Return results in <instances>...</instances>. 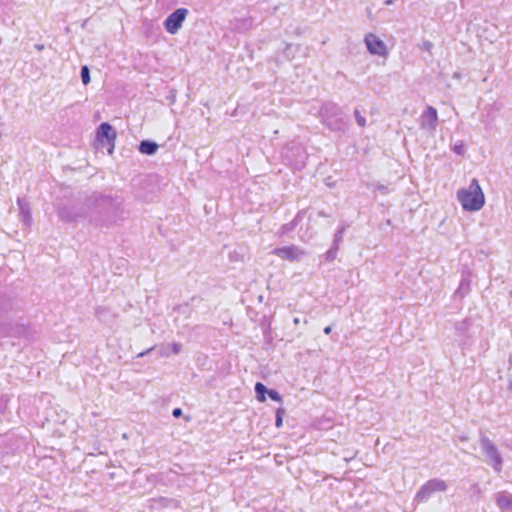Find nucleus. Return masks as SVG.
I'll list each match as a JSON object with an SVG mask.
<instances>
[{"instance_id":"nucleus-1","label":"nucleus","mask_w":512,"mask_h":512,"mask_svg":"<svg viewBox=\"0 0 512 512\" xmlns=\"http://www.w3.org/2000/svg\"><path fill=\"white\" fill-rule=\"evenodd\" d=\"M457 199L466 211H478L485 203L483 191L477 179H472L468 188H462L457 192Z\"/></svg>"},{"instance_id":"nucleus-2","label":"nucleus","mask_w":512,"mask_h":512,"mask_svg":"<svg viewBox=\"0 0 512 512\" xmlns=\"http://www.w3.org/2000/svg\"><path fill=\"white\" fill-rule=\"evenodd\" d=\"M322 123L331 131L345 132L348 129L347 116L332 102H327L320 108Z\"/></svg>"},{"instance_id":"nucleus-3","label":"nucleus","mask_w":512,"mask_h":512,"mask_svg":"<svg viewBox=\"0 0 512 512\" xmlns=\"http://www.w3.org/2000/svg\"><path fill=\"white\" fill-rule=\"evenodd\" d=\"M96 201V208L99 210H104L105 215L103 218L91 217L90 222L95 226L99 227H110L111 224L115 222L113 217L116 216L118 211V204L115 203L110 197H99Z\"/></svg>"},{"instance_id":"nucleus-4","label":"nucleus","mask_w":512,"mask_h":512,"mask_svg":"<svg viewBox=\"0 0 512 512\" xmlns=\"http://www.w3.org/2000/svg\"><path fill=\"white\" fill-rule=\"evenodd\" d=\"M90 211L89 204H75L73 206H62L57 210V214L62 221L78 222L84 220Z\"/></svg>"},{"instance_id":"nucleus-5","label":"nucleus","mask_w":512,"mask_h":512,"mask_svg":"<svg viewBox=\"0 0 512 512\" xmlns=\"http://www.w3.org/2000/svg\"><path fill=\"white\" fill-rule=\"evenodd\" d=\"M175 311L181 314H188V318L199 320L200 317L198 314H207L209 306L202 298L192 297L188 303L178 305Z\"/></svg>"},{"instance_id":"nucleus-6","label":"nucleus","mask_w":512,"mask_h":512,"mask_svg":"<svg viewBox=\"0 0 512 512\" xmlns=\"http://www.w3.org/2000/svg\"><path fill=\"white\" fill-rule=\"evenodd\" d=\"M447 490V484L444 480L434 478L423 484L414 497V501L418 503L427 502L436 492H444Z\"/></svg>"},{"instance_id":"nucleus-7","label":"nucleus","mask_w":512,"mask_h":512,"mask_svg":"<svg viewBox=\"0 0 512 512\" xmlns=\"http://www.w3.org/2000/svg\"><path fill=\"white\" fill-rule=\"evenodd\" d=\"M482 450L487 458L489 464L493 466L495 471L500 472L502 467V457L495 446V444L485 435H481L480 438Z\"/></svg>"},{"instance_id":"nucleus-8","label":"nucleus","mask_w":512,"mask_h":512,"mask_svg":"<svg viewBox=\"0 0 512 512\" xmlns=\"http://www.w3.org/2000/svg\"><path fill=\"white\" fill-rule=\"evenodd\" d=\"M116 137V130L108 122L101 123L97 128V141L107 147L109 154L113 153Z\"/></svg>"},{"instance_id":"nucleus-9","label":"nucleus","mask_w":512,"mask_h":512,"mask_svg":"<svg viewBox=\"0 0 512 512\" xmlns=\"http://www.w3.org/2000/svg\"><path fill=\"white\" fill-rule=\"evenodd\" d=\"M188 14V10L186 8H178L174 10L168 17L164 20V28L170 34H175L182 27V24Z\"/></svg>"},{"instance_id":"nucleus-10","label":"nucleus","mask_w":512,"mask_h":512,"mask_svg":"<svg viewBox=\"0 0 512 512\" xmlns=\"http://www.w3.org/2000/svg\"><path fill=\"white\" fill-rule=\"evenodd\" d=\"M27 336V328L17 322H3L0 324V337L20 338Z\"/></svg>"},{"instance_id":"nucleus-11","label":"nucleus","mask_w":512,"mask_h":512,"mask_svg":"<svg viewBox=\"0 0 512 512\" xmlns=\"http://www.w3.org/2000/svg\"><path fill=\"white\" fill-rule=\"evenodd\" d=\"M272 254L278 256L283 260L299 261L305 252L295 245L278 247L272 250Z\"/></svg>"},{"instance_id":"nucleus-12","label":"nucleus","mask_w":512,"mask_h":512,"mask_svg":"<svg viewBox=\"0 0 512 512\" xmlns=\"http://www.w3.org/2000/svg\"><path fill=\"white\" fill-rule=\"evenodd\" d=\"M364 42L367 50L372 55L384 56L387 53L385 43L373 33L366 34Z\"/></svg>"},{"instance_id":"nucleus-13","label":"nucleus","mask_w":512,"mask_h":512,"mask_svg":"<svg viewBox=\"0 0 512 512\" xmlns=\"http://www.w3.org/2000/svg\"><path fill=\"white\" fill-rule=\"evenodd\" d=\"M422 127L427 128L429 130H435L438 122L437 110L428 106L422 115Z\"/></svg>"},{"instance_id":"nucleus-14","label":"nucleus","mask_w":512,"mask_h":512,"mask_svg":"<svg viewBox=\"0 0 512 512\" xmlns=\"http://www.w3.org/2000/svg\"><path fill=\"white\" fill-rule=\"evenodd\" d=\"M497 506L502 511H512V494L506 491L497 493L495 498Z\"/></svg>"},{"instance_id":"nucleus-15","label":"nucleus","mask_w":512,"mask_h":512,"mask_svg":"<svg viewBox=\"0 0 512 512\" xmlns=\"http://www.w3.org/2000/svg\"><path fill=\"white\" fill-rule=\"evenodd\" d=\"M159 146L156 142L152 140H142L139 144L138 150L140 153L144 155H154L156 154Z\"/></svg>"},{"instance_id":"nucleus-16","label":"nucleus","mask_w":512,"mask_h":512,"mask_svg":"<svg viewBox=\"0 0 512 512\" xmlns=\"http://www.w3.org/2000/svg\"><path fill=\"white\" fill-rule=\"evenodd\" d=\"M304 214H305L304 210L299 211L296 214L295 218L291 222L282 225V227L280 229L281 234L285 235V234L291 232L297 226V224L303 219Z\"/></svg>"},{"instance_id":"nucleus-17","label":"nucleus","mask_w":512,"mask_h":512,"mask_svg":"<svg viewBox=\"0 0 512 512\" xmlns=\"http://www.w3.org/2000/svg\"><path fill=\"white\" fill-rule=\"evenodd\" d=\"M469 291H470V280L467 277H463L458 289L455 292V296L463 298Z\"/></svg>"},{"instance_id":"nucleus-18","label":"nucleus","mask_w":512,"mask_h":512,"mask_svg":"<svg viewBox=\"0 0 512 512\" xmlns=\"http://www.w3.org/2000/svg\"><path fill=\"white\" fill-rule=\"evenodd\" d=\"M256 398L260 402L266 401V395L269 392V389L261 382H257L254 387Z\"/></svg>"},{"instance_id":"nucleus-19","label":"nucleus","mask_w":512,"mask_h":512,"mask_svg":"<svg viewBox=\"0 0 512 512\" xmlns=\"http://www.w3.org/2000/svg\"><path fill=\"white\" fill-rule=\"evenodd\" d=\"M17 204L19 206L20 212L23 215V220L25 222H28L31 220V215L29 211V205L28 202L25 199L18 198Z\"/></svg>"},{"instance_id":"nucleus-20","label":"nucleus","mask_w":512,"mask_h":512,"mask_svg":"<svg viewBox=\"0 0 512 512\" xmlns=\"http://www.w3.org/2000/svg\"><path fill=\"white\" fill-rule=\"evenodd\" d=\"M338 250H339V247L332 244L330 249L323 255L325 261L332 262L336 258Z\"/></svg>"},{"instance_id":"nucleus-21","label":"nucleus","mask_w":512,"mask_h":512,"mask_svg":"<svg viewBox=\"0 0 512 512\" xmlns=\"http://www.w3.org/2000/svg\"><path fill=\"white\" fill-rule=\"evenodd\" d=\"M81 80L84 85H88L91 81L90 70L88 66L84 65L81 67Z\"/></svg>"},{"instance_id":"nucleus-22","label":"nucleus","mask_w":512,"mask_h":512,"mask_svg":"<svg viewBox=\"0 0 512 512\" xmlns=\"http://www.w3.org/2000/svg\"><path fill=\"white\" fill-rule=\"evenodd\" d=\"M344 230H345L344 227H341L340 229L337 230V232L334 235V239H333V243H332L333 245L340 247V245L343 241Z\"/></svg>"},{"instance_id":"nucleus-23","label":"nucleus","mask_w":512,"mask_h":512,"mask_svg":"<svg viewBox=\"0 0 512 512\" xmlns=\"http://www.w3.org/2000/svg\"><path fill=\"white\" fill-rule=\"evenodd\" d=\"M283 416H284V409L278 408L276 410V417H275V426L277 428H280L283 425Z\"/></svg>"},{"instance_id":"nucleus-24","label":"nucleus","mask_w":512,"mask_h":512,"mask_svg":"<svg viewBox=\"0 0 512 512\" xmlns=\"http://www.w3.org/2000/svg\"><path fill=\"white\" fill-rule=\"evenodd\" d=\"M354 116H355V120L357 122V124L360 126V127H364L366 125V119L365 117H363L359 110L358 109H355L354 110Z\"/></svg>"},{"instance_id":"nucleus-25","label":"nucleus","mask_w":512,"mask_h":512,"mask_svg":"<svg viewBox=\"0 0 512 512\" xmlns=\"http://www.w3.org/2000/svg\"><path fill=\"white\" fill-rule=\"evenodd\" d=\"M268 395L273 401H276V402L282 401L281 395L278 393V391H276L274 389H269Z\"/></svg>"},{"instance_id":"nucleus-26","label":"nucleus","mask_w":512,"mask_h":512,"mask_svg":"<svg viewBox=\"0 0 512 512\" xmlns=\"http://www.w3.org/2000/svg\"><path fill=\"white\" fill-rule=\"evenodd\" d=\"M453 151L458 154V155H462L464 153V145L462 142L460 143H457L454 145L453 147Z\"/></svg>"},{"instance_id":"nucleus-27","label":"nucleus","mask_w":512,"mask_h":512,"mask_svg":"<svg viewBox=\"0 0 512 512\" xmlns=\"http://www.w3.org/2000/svg\"><path fill=\"white\" fill-rule=\"evenodd\" d=\"M421 47H422V49H424L426 51H430L431 48L433 47V44L430 41H423Z\"/></svg>"},{"instance_id":"nucleus-28","label":"nucleus","mask_w":512,"mask_h":512,"mask_svg":"<svg viewBox=\"0 0 512 512\" xmlns=\"http://www.w3.org/2000/svg\"><path fill=\"white\" fill-rule=\"evenodd\" d=\"M180 351H181V345L178 343H173L172 344V352L174 354H178Z\"/></svg>"},{"instance_id":"nucleus-29","label":"nucleus","mask_w":512,"mask_h":512,"mask_svg":"<svg viewBox=\"0 0 512 512\" xmlns=\"http://www.w3.org/2000/svg\"><path fill=\"white\" fill-rule=\"evenodd\" d=\"M172 415L175 418H179L182 415V409L181 408H174L172 411Z\"/></svg>"},{"instance_id":"nucleus-30","label":"nucleus","mask_w":512,"mask_h":512,"mask_svg":"<svg viewBox=\"0 0 512 512\" xmlns=\"http://www.w3.org/2000/svg\"><path fill=\"white\" fill-rule=\"evenodd\" d=\"M471 489L474 490L475 493L479 494L481 492L480 487L478 484H474Z\"/></svg>"},{"instance_id":"nucleus-31","label":"nucleus","mask_w":512,"mask_h":512,"mask_svg":"<svg viewBox=\"0 0 512 512\" xmlns=\"http://www.w3.org/2000/svg\"><path fill=\"white\" fill-rule=\"evenodd\" d=\"M323 331H324V333L326 335H329L331 333V331H332V328H331V326H327V327L324 328Z\"/></svg>"},{"instance_id":"nucleus-32","label":"nucleus","mask_w":512,"mask_h":512,"mask_svg":"<svg viewBox=\"0 0 512 512\" xmlns=\"http://www.w3.org/2000/svg\"><path fill=\"white\" fill-rule=\"evenodd\" d=\"M152 348L148 349L147 351L141 352L137 355L138 358L143 357L145 354H147Z\"/></svg>"},{"instance_id":"nucleus-33","label":"nucleus","mask_w":512,"mask_h":512,"mask_svg":"<svg viewBox=\"0 0 512 512\" xmlns=\"http://www.w3.org/2000/svg\"><path fill=\"white\" fill-rule=\"evenodd\" d=\"M463 324H464V323L458 324V325L456 326L457 330L462 331V330H463Z\"/></svg>"},{"instance_id":"nucleus-34","label":"nucleus","mask_w":512,"mask_h":512,"mask_svg":"<svg viewBox=\"0 0 512 512\" xmlns=\"http://www.w3.org/2000/svg\"><path fill=\"white\" fill-rule=\"evenodd\" d=\"M299 322H300L299 318H294V323L295 324H299Z\"/></svg>"},{"instance_id":"nucleus-35","label":"nucleus","mask_w":512,"mask_h":512,"mask_svg":"<svg viewBox=\"0 0 512 512\" xmlns=\"http://www.w3.org/2000/svg\"><path fill=\"white\" fill-rule=\"evenodd\" d=\"M508 387H509L510 390H512V379L509 381Z\"/></svg>"},{"instance_id":"nucleus-36","label":"nucleus","mask_w":512,"mask_h":512,"mask_svg":"<svg viewBox=\"0 0 512 512\" xmlns=\"http://www.w3.org/2000/svg\"><path fill=\"white\" fill-rule=\"evenodd\" d=\"M170 100H171V102L173 103V102L175 101V95H172V96L170 97Z\"/></svg>"},{"instance_id":"nucleus-37","label":"nucleus","mask_w":512,"mask_h":512,"mask_svg":"<svg viewBox=\"0 0 512 512\" xmlns=\"http://www.w3.org/2000/svg\"><path fill=\"white\" fill-rule=\"evenodd\" d=\"M319 216L325 217L327 215L324 212H319Z\"/></svg>"},{"instance_id":"nucleus-38","label":"nucleus","mask_w":512,"mask_h":512,"mask_svg":"<svg viewBox=\"0 0 512 512\" xmlns=\"http://www.w3.org/2000/svg\"><path fill=\"white\" fill-rule=\"evenodd\" d=\"M391 3H392V1H391V0H387V1L385 2V4H387V5H389V4H391Z\"/></svg>"},{"instance_id":"nucleus-39","label":"nucleus","mask_w":512,"mask_h":512,"mask_svg":"<svg viewBox=\"0 0 512 512\" xmlns=\"http://www.w3.org/2000/svg\"><path fill=\"white\" fill-rule=\"evenodd\" d=\"M37 48H38L39 50H42L44 47H43V45H39V46H37Z\"/></svg>"}]
</instances>
